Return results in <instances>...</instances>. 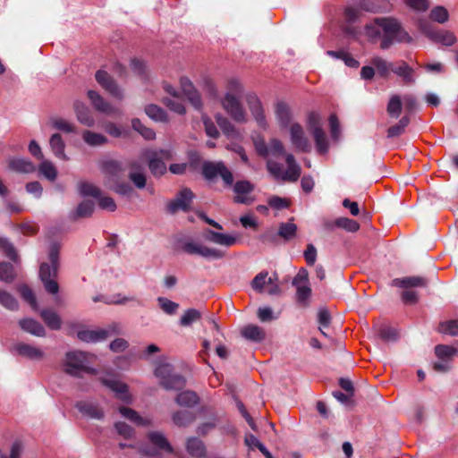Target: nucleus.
Here are the masks:
<instances>
[{"mask_svg": "<svg viewBox=\"0 0 458 458\" xmlns=\"http://www.w3.org/2000/svg\"><path fill=\"white\" fill-rule=\"evenodd\" d=\"M380 29L384 32L380 42V48L383 50L388 49L394 43L412 42V38L394 17L375 18L372 23L365 26V33L369 38H376L381 35Z\"/></svg>", "mask_w": 458, "mask_h": 458, "instance_id": "1", "label": "nucleus"}, {"mask_svg": "<svg viewBox=\"0 0 458 458\" xmlns=\"http://www.w3.org/2000/svg\"><path fill=\"white\" fill-rule=\"evenodd\" d=\"M60 246L58 243H52L48 251V262L41 263L38 276L45 290L50 294H56L59 292V284L56 281L60 269Z\"/></svg>", "mask_w": 458, "mask_h": 458, "instance_id": "2", "label": "nucleus"}, {"mask_svg": "<svg viewBox=\"0 0 458 458\" xmlns=\"http://www.w3.org/2000/svg\"><path fill=\"white\" fill-rule=\"evenodd\" d=\"M391 285L404 289L401 293L402 301L405 304L413 305L419 301L418 292L413 289L428 287V279L420 276H404L393 279Z\"/></svg>", "mask_w": 458, "mask_h": 458, "instance_id": "3", "label": "nucleus"}, {"mask_svg": "<svg viewBox=\"0 0 458 458\" xmlns=\"http://www.w3.org/2000/svg\"><path fill=\"white\" fill-rule=\"evenodd\" d=\"M155 376L159 378L160 386L166 390H181L186 385L185 377L174 373L173 366L168 363L157 366Z\"/></svg>", "mask_w": 458, "mask_h": 458, "instance_id": "4", "label": "nucleus"}, {"mask_svg": "<svg viewBox=\"0 0 458 458\" xmlns=\"http://www.w3.org/2000/svg\"><path fill=\"white\" fill-rule=\"evenodd\" d=\"M87 354L83 352L73 351L66 353L64 372L72 377H81L82 372L95 374V369L87 366Z\"/></svg>", "mask_w": 458, "mask_h": 458, "instance_id": "5", "label": "nucleus"}, {"mask_svg": "<svg viewBox=\"0 0 458 458\" xmlns=\"http://www.w3.org/2000/svg\"><path fill=\"white\" fill-rule=\"evenodd\" d=\"M145 155L148 159V168L154 176H161L166 172V165L164 159L171 158L169 150H148Z\"/></svg>", "mask_w": 458, "mask_h": 458, "instance_id": "6", "label": "nucleus"}, {"mask_svg": "<svg viewBox=\"0 0 458 458\" xmlns=\"http://www.w3.org/2000/svg\"><path fill=\"white\" fill-rule=\"evenodd\" d=\"M222 106L226 113L237 123L246 122V113L238 98L231 93H226L222 100Z\"/></svg>", "mask_w": 458, "mask_h": 458, "instance_id": "7", "label": "nucleus"}, {"mask_svg": "<svg viewBox=\"0 0 458 458\" xmlns=\"http://www.w3.org/2000/svg\"><path fill=\"white\" fill-rule=\"evenodd\" d=\"M182 249L187 254H197L206 259H220L224 258L225 252L214 248H209L202 244H197L192 242H184Z\"/></svg>", "mask_w": 458, "mask_h": 458, "instance_id": "8", "label": "nucleus"}, {"mask_svg": "<svg viewBox=\"0 0 458 458\" xmlns=\"http://www.w3.org/2000/svg\"><path fill=\"white\" fill-rule=\"evenodd\" d=\"M120 326L118 324H113L107 329L98 330H81L79 331L77 335L78 338L83 342H98L106 339L108 336L113 335H119Z\"/></svg>", "mask_w": 458, "mask_h": 458, "instance_id": "9", "label": "nucleus"}, {"mask_svg": "<svg viewBox=\"0 0 458 458\" xmlns=\"http://www.w3.org/2000/svg\"><path fill=\"white\" fill-rule=\"evenodd\" d=\"M194 198V193L191 190L184 188L181 190L176 198L167 204V210L171 214L176 213L178 210L188 212L191 208V203Z\"/></svg>", "mask_w": 458, "mask_h": 458, "instance_id": "10", "label": "nucleus"}, {"mask_svg": "<svg viewBox=\"0 0 458 458\" xmlns=\"http://www.w3.org/2000/svg\"><path fill=\"white\" fill-rule=\"evenodd\" d=\"M255 186L248 180L237 181L233 185V202L236 204L250 205L254 201V198L250 194L254 191Z\"/></svg>", "mask_w": 458, "mask_h": 458, "instance_id": "11", "label": "nucleus"}, {"mask_svg": "<svg viewBox=\"0 0 458 458\" xmlns=\"http://www.w3.org/2000/svg\"><path fill=\"white\" fill-rule=\"evenodd\" d=\"M95 79L98 83L117 99L123 98V90L119 88L114 78L106 71L98 70L96 72Z\"/></svg>", "mask_w": 458, "mask_h": 458, "instance_id": "12", "label": "nucleus"}, {"mask_svg": "<svg viewBox=\"0 0 458 458\" xmlns=\"http://www.w3.org/2000/svg\"><path fill=\"white\" fill-rule=\"evenodd\" d=\"M290 136L293 145L301 152H309L310 145L308 138L305 136L303 128L301 124L295 123L290 127Z\"/></svg>", "mask_w": 458, "mask_h": 458, "instance_id": "13", "label": "nucleus"}, {"mask_svg": "<svg viewBox=\"0 0 458 458\" xmlns=\"http://www.w3.org/2000/svg\"><path fill=\"white\" fill-rule=\"evenodd\" d=\"M246 102L256 122L259 123L260 127L265 128L267 126L266 116L264 114L262 104L259 99L258 96L254 93L247 94Z\"/></svg>", "mask_w": 458, "mask_h": 458, "instance_id": "14", "label": "nucleus"}, {"mask_svg": "<svg viewBox=\"0 0 458 458\" xmlns=\"http://www.w3.org/2000/svg\"><path fill=\"white\" fill-rule=\"evenodd\" d=\"M13 350L19 356L30 360L39 361L45 357V353L40 348L22 342L15 344Z\"/></svg>", "mask_w": 458, "mask_h": 458, "instance_id": "15", "label": "nucleus"}, {"mask_svg": "<svg viewBox=\"0 0 458 458\" xmlns=\"http://www.w3.org/2000/svg\"><path fill=\"white\" fill-rule=\"evenodd\" d=\"M88 98H89L93 107L106 114H119L120 112L117 108L114 107L109 102L104 99V98L95 90H89Z\"/></svg>", "mask_w": 458, "mask_h": 458, "instance_id": "16", "label": "nucleus"}, {"mask_svg": "<svg viewBox=\"0 0 458 458\" xmlns=\"http://www.w3.org/2000/svg\"><path fill=\"white\" fill-rule=\"evenodd\" d=\"M182 90L189 102L196 110L202 108V100L200 94L193 86L192 82L188 78H181L180 81Z\"/></svg>", "mask_w": 458, "mask_h": 458, "instance_id": "17", "label": "nucleus"}, {"mask_svg": "<svg viewBox=\"0 0 458 458\" xmlns=\"http://www.w3.org/2000/svg\"><path fill=\"white\" fill-rule=\"evenodd\" d=\"M102 173L107 177L108 184L119 181L123 172L122 163L114 159H107L102 161L100 165Z\"/></svg>", "mask_w": 458, "mask_h": 458, "instance_id": "18", "label": "nucleus"}, {"mask_svg": "<svg viewBox=\"0 0 458 458\" xmlns=\"http://www.w3.org/2000/svg\"><path fill=\"white\" fill-rule=\"evenodd\" d=\"M73 109L77 117V120L83 125L92 127L95 124V119L89 110V108L81 101H75L73 104Z\"/></svg>", "mask_w": 458, "mask_h": 458, "instance_id": "19", "label": "nucleus"}, {"mask_svg": "<svg viewBox=\"0 0 458 458\" xmlns=\"http://www.w3.org/2000/svg\"><path fill=\"white\" fill-rule=\"evenodd\" d=\"M75 407L81 413L91 419L101 420L104 417L102 409L93 403L81 401L76 403Z\"/></svg>", "mask_w": 458, "mask_h": 458, "instance_id": "20", "label": "nucleus"}, {"mask_svg": "<svg viewBox=\"0 0 458 458\" xmlns=\"http://www.w3.org/2000/svg\"><path fill=\"white\" fill-rule=\"evenodd\" d=\"M205 239L210 242H214L222 246L230 247L236 243L237 239L234 236L216 233L213 230H207Z\"/></svg>", "mask_w": 458, "mask_h": 458, "instance_id": "21", "label": "nucleus"}, {"mask_svg": "<svg viewBox=\"0 0 458 458\" xmlns=\"http://www.w3.org/2000/svg\"><path fill=\"white\" fill-rule=\"evenodd\" d=\"M21 328L38 337H43L46 335L45 327L37 320L33 318H23L19 321Z\"/></svg>", "mask_w": 458, "mask_h": 458, "instance_id": "22", "label": "nucleus"}, {"mask_svg": "<svg viewBox=\"0 0 458 458\" xmlns=\"http://www.w3.org/2000/svg\"><path fill=\"white\" fill-rule=\"evenodd\" d=\"M49 145L54 155L61 160H68L64 152L65 143L60 133H54L49 139Z\"/></svg>", "mask_w": 458, "mask_h": 458, "instance_id": "23", "label": "nucleus"}, {"mask_svg": "<svg viewBox=\"0 0 458 458\" xmlns=\"http://www.w3.org/2000/svg\"><path fill=\"white\" fill-rule=\"evenodd\" d=\"M392 72L402 77L405 84L414 83V70L410 67L404 61H400L396 65H393Z\"/></svg>", "mask_w": 458, "mask_h": 458, "instance_id": "24", "label": "nucleus"}, {"mask_svg": "<svg viewBox=\"0 0 458 458\" xmlns=\"http://www.w3.org/2000/svg\"><path fill=\"white\" fill-rule=\"evenodd\" d=\"M242 335L247 340L257 343L262 342L266 337V334L263 328L253 324H250L244 327L242 329Z\"/></svg>", "mask_w": 458, "mask_h": 458, "instance_id": "25", "label": "nucleus"}, {"mask_svg": "<svg viewBox=\"0 0 458 458\" xmlns=\"http://www.w3.org/2000/svg\"><path fill=\"white\" fill-rule=\"evenodd\" d=\"M149 442L157 448L163 450L166 453L172 454L174 449L166 437L158 431H152L148 434Z\"/></svg>", "mask_w": 458, "mask_h": 458, "instance_id": "26", "label": "nucleus"}, {"mask_svg": "<svg viewBox=\"0 0 458 458\" xmlns=\"http://www.w3.org/2000/svg\"><path fill=\"white\" fill-rule=\"evenodd\" d=\"M40 317L47 325V327L52 330H59L62 327V319L60 316L52 310L45 309L40 312Z\"/></svg>", "mask_w": 458, "mask_h": 458, "instance_id": "27", "label": "nucleus"}, {"mask_svg": "<svg viewBox=\"0 0 458 458\" xmlns=\"http://www.w3.org/2000/svg\"><path fill=\"white\" fill-rule=\"evenodd\" d=\"M187 452L193 457L202 458L206 455L204 443L197 437H190L186 445Z\"/></svg>", "mask_w": 458, "mask_h": 458, "instance_id": "28", "label": "nucleus"}, {"mask_svg": "<svg viewBox=\"0 0 458 458\" xmlns=\"http://www.w3.org/2000/svg\"><path fill=\"white\" fill-rule=\"evenodd\" d=\"M95 209V204L92 200L86 199L81 201L72 214V219L86 218L92 216Z\"/></svg>", "mask_w": 458, "mask_h": 458, "instance_id": "29", "label": "nucleus"}, {"mask_svg": "<svg viewBox=\"0 0 458 458\" xmlns=\"http://www.w3.org/2000/svg\"><path fill=\"white\" fill-rule=\"evenodd\" d=\"M276 115L281 126L287 127L289 125L291 122V110L286 103L282 101L276 103Z\"/></svg>", "mask_w": 458, "mask_h": 458, "instance_id": "30", "label": "nucleus"}, {"mask_svg": "<svg viewBox=\"0 0 458 458\" xmlns=\"http://www.w3.org/2000/svg\"><path fill=\"white\" fill-rule=\"evenodd\" d=\"M82 139L86 144L90 147H98L107 143V138L98 132H94L89 130H85L82 132Z\"/></svg>", "mask_w": 458, "mask_h": 458, "instance_id": "31", "label": "nucleus"}, {"mask_svg": "<svg viewBox=\"0 0 458 458\" xmlns=\"http://www.w3.org/2000/svg\"><path fill=\"white\" fill-rule=\"evenodd\" d=\"M431 40L446 47L454 45L457 41L455 35L450 30H438L435 32Z\"/></svg>", "mask_w": 458, "mask_h": 458, "instance_id": "32", "label": "nucleus"}, {"mask_svg": "<svg viewBox=\"0 0 458 458\" xmlns=\"http://www.w3.org/2000/svg\"><path fill=\"white\" fill-rule=\"evenodd\" d=\"M371 65L375 67L377 74L382 78H387L392 72L393 64L388 63L386 60L380 56H375L370 61Z\"/></svg>", "mask_w": 458, "mask_h": 458, "instance_id": "33", "label": "nucleus"}, {"mask_svg": "<svg viewBox=\"0 0 458 458\" xmlns=\"http://www.w3.org/2000/svg\"><path fill=\"white\" fill-rule=\"evenodd\" d=\"M9 167L18 173L30 174L35 171L34 164L25 158H14L9 163Z\"/></svg>", "mask_w": 458, "mask_h": 458, "instance_id": "34", "label": "nucleus"}, {"mask_svg": "<svg viewBox=\"0 0 458 458\" xmlns=\"http://www.w3.org/2000/svg\"><path fill=\"white\" fill-rule=\"evenodd\" d=\"M223 162L206 161L202 165V174L207 180H214L219 175Z\"/></svg>", "mask_w": 458, "mask_h": 458, "instance_id": "35", "label": "nucleus"}, {"mask_svg": "<svg viewBox=\"0 0 458 458\" xmlns=\"http://www.w3.org/2000/svg\"><path fill=\"white\" fill-rule=\"evenodd\" d=\"M175 402L180 406L192 407L199 403V396L193 391L187 390L177 394Z\"/></svg>", "mask_w": 458, "mask_h": 458, "instance_id": "36", "label": "nucleus"}, {"mask_svg": "<svg viewBox=\"0 0 458 458\" xmlns=\"http://www.w3.org/2000/svg\"><path fill=\"white\" fill-rule=\"evenodd\" d=\"M172 419L176 426L187 427L196 420V416L191 411H178L173 414Z\"/></svg>", "mask_w": 458, "mask_h": 458, "instance_id": "37", "label": "nucleus"}, {"mask_svg": "<svg viewBox=\"0 0 458 458\" xmlns=\"http://www.w3.org/2000/svg\"><path fill=\"white\" fill-rule=\"evenodd\" d=\"M119 411L124 418L134 422L140 426H148L150 424L149 420L144 419L139 415V413L128 407L122 406L119 408Z\"/></svg>", "mask_w": 458, "mask_h": 458, "instance_id": "38", "label": "nucleus"}, {"mask_svg": "<svg viewBox=\"0 0 458 458\" xmlns=\"http://www.w3.org/2000/svg\"><path fill=\"white\" fill-rule=\"evenodd\" d=\"M278 234L280 239L289 242L296 236L297 225L293 222L281 223L278 227Z\"/></svg>", "mask_w": 458, "mask_h": 458, "instance_id": "39", "label": "nucleus"}, {"mask_svg": "<svg viewBox=\"0 0 458 458\" xmlns=\"http://www.w3.org/2000/svg\"><path fill=\"white\" fill-rule=\"evenodd\" d=\"M146 114L156 122H167L165 111L157 105H148L145 107Z\"/></svg>", "mask_w": 458, "mask_h": 458, "instance_id": "40", "label": "nucleus"}, {"mask_svg": "<svg viewBox=\"0 0 458 458\" xmlns=\"http://www.w3.org/2000/svg\"><path fill=\"white\" fill-rule=\"evenodd\" d=\"M435 354L438 360H445L452 362L453 358L455 356V347L445 344H437L435 346Z\"/></svg>", "mask_w": 458, "mask_h": 458, "instance_id": "41", "label": "nucleus"}, {"mask_svg": "<svg viewBox=\"0 0 458 458\" xmlns=\"http://www.w3.org/2000/svg\"><path fill=\"white\" fill-rule=\"evenodd\" d=\"M16 277L13 266L11 263L0 262V281L4 283H12Z\"/></svg>", "mask_w": 458, "mask_h": 458, "instance_id": "42", "label": "nucleus"}, {"mask_svg": "<svg viewBox=\"0 0 458 458\" xmlns=\"http://www.w3.org/2000/svg\"><path fill=\"white\" fill-rule=\"evenodd\" d=\"M215 118L216 123L226 136L233 137L237 134L234 125L226 117L222 114H216Z\"/></svg>", "mask_w": 458, "mask_h": 458, "instance_id": "43", "label": "nucleus"}, {"mask_svg": "<svg viewBox=\"0 0 458 458\" xmlns=\"http://www.w3.org/2000/svg\"><path fill=\"white\" fill-rule=\"evenodd\" d=\"M131 126L134 131H138L144 139L150 140L156 137L154 130L146 127L140 119L134 118L131 121Z\"/></svg>", "mask_w": 458, "mask_h": 458, "instance_id": "44", "label": "nucleus"}, {"mask_svg": "<svg viewBox=\"0 0 458 458\" xmlns=\"http://www.w3.org/2000/svg\"><path fill=\"white\" fill-rule=\"evenodd\" d=\"M0 250L13 262H18L19 256L13 243L4 237H0Z\"/></svg>", "mask_w": 458, "mask_h": 458, "instance_id": "45", "label": "nucleus"}, {"mask_svg": "<svg viewBox=\"0 0 458 458\" xmlns=\"http://www.w3.org/2000/svg\"><path fill=\"white\" fill-rule=\"evenodd\" d=\"M19 293L21 294V298L30 304V306L36 310L38 307L37 300L35 297V294L31 288L27 284H21L17 288Z\"/></svg>", "mask_w": 458, "mask_h": 458, "instance_id": "46", "label": "nucleus"}, {"mask_svg": "<svg viewBox=\"0 0 458 458\" xmlns=\"http://www.w3.org/2000/svg\"><path fill=\"white\" fill-rule=\"evenodd\" d=\"M319 153H326L328 150V141L323 129H317L311 132Z\"/></svg>", "mask_w": 458, "mask_h": 458, "instance_id": "47", "label": "nucleus"}, {"mask_svg": "<svg viewBox=\"0 0 458 458\" xmlns=\"http://www.w3.org/2000/svg\"><path fill=\"white\" fill-rule=\"evenodd\" d=\"M336 227L344 229L350 233H355L360 229V224L348 217H338L335 220Z\"/></svg>", "mask_w": 458, "mask_h": 458, "instance_id": "48", "label": "nucleus"}, {"mask_svg": "<svg viewBox=\"0 0 458 458\" xmlns=\"http://www.w3.org/2000/svg\"><path fill=\"white\" fill-rule=\"evenodd\" d=\"M38 170L47 179L54 182L57 177V170L55 165L48 160H42Z\"/></svg>", "mask_w": 458, "mask_h": 458, "instance_id": "49", "label": "nucleus"}, {"mask_svg": "<svg viewBox=\"0 0 458 458\" xmlns=\"http://www.w3.org/2000/svg\"><path fill=\"white\" fill-rule=\"evenodd\" d=\"M0 304L10 310H17L19 303L10 293L0 290Z\"/></svg>", "mask_w": 458, "mask_h": 458, "instance_id": "50", "label": "nucleus"}, {"mask_svg": "<svg viewBox=\"0 0 458 458\" xmlns=\"http://www.w3.org/2000/svg\"><path fill=\"white\" fill-rule=\"evenodd\" d=\"M429 18L433 21L443 24L446 22L449 19V13L446 8L444 6H436L434 7L429 13Z\"/></svg>", "mask_w": 458, "mask_h": 458, "instance_id": "51", "label": "nucleus"}, {"mask_svg": "<svg viewBox=\"0 0 458 458\" xmlns=\"http://www.w3.org/2000/svg\"><path fill=\"white\" fill-rule=\"evenodd\" d=\"M402 106L401 98L398 95H394L390 98L386 111L391 117L397 118L402 112Z\"/></svg>", "mask_w": 458, "mask_h": 458, "instance_id": "52", "label": "nucleus"}, {"mask_svg": "<svg viewBox=\"0 0 458 458\" xmlns=\"http://www.w3.org/2000/svg\"><path fill=\"white\" fill-rule=\"evenodd\" d=\"M259 241L264 244L276 246L280 243V237L278 232L270 228L259 235Z\"/></svg>", "mask_w": 458, "mask_h": 458, "instance_id": "53", "label": "nucleus"}, {"mask_svg": "<svg viewBox=\"0 0 458 458\" xmlns=\"http://www.w3.org/2000/svg\"><path fill=\"white\" fill-rule=\"evenodd\" d=\"M79 192L82 196H91L97 199L100 196L101 191L90 182H82L79 184Z\"/></svg>", "mask_w": 458, "mask_h": 458, "instance_id": "54", "label": "nucleus"}, {"mask_svg": "<svg viewBox=\"0 0 458 458\" xmlns=\"http://www.w3.org/2000/svg\"><path fill=\"white\" fill-rule=\"evenodd\" d=\"M200 318L201 314L199 310L196 309H188L181 317L180 325L182 327H188L191 325L192 322L199 320Z\"/></svg>", "mask_w": 458, "mask_h": 458, "instance_id": "55", "label": "nucleus"}, {"mask_svg": "<svg viewBox=\"0 0 458 458\" xmlns=\"http://www.w3.org/2000/svg\"><path fill=\"white\" fill-rule=\"evenodd\" d=\"M439 332L452 336L458 335V319L441 322L439 324Z\"/></svg>", "mask_w": 458, "mask_h": 458, "instance_id": "56", "label": "nucleus"}, {"mask_svg": "<svg viewBox=\"0 0 458 458\" xmlns=\"http://www.w3.org/2000/svg\"><path fill=\"white\" fill-rule=\"evenodd\" d=\"M51 123H52V126L55 129L62 131L64 132L73 133L76 131L75 125L63 118H55L52 120Z\"/></svg>", "mask_w": 458, "mask_h": 458, "instance_id": "57", "label": "nucleus"}, {"mask_svg": "<svg viewBox=\"0 0 458 458\" xmlns=\"http://www.w3.org/2000/svg\"><path fill=\"white\" fill-rule=\"evenodd\" d=\"M157 301H158V304H159L161 310L168 315L175 314L179 308L178 303H176L173 301H170L165 297H158Z\"/></svg>", "mask_w": 458, "mask_h": 458, "instance_id": "58", "label": "nucleus"}, {"mask_svg": "<svg viewBox=\"0 0 458 458\" xmlns=\"http://www.w3.org/2000/svg\"><path fill=\"white\" fill-rule=\"evenodd\" d=\"M109 187L115 193L122 196H129L133 191L132 187L129 183L118 182V181L109 183Z\"/></svg>", "mask_w": 458, "mask_h": 458, "instance_id": "59", "label": "nucleus"}, {"mask_svg": "<svg viewBox=\"0 0 458 458\" xmlns=\"http://www.w3.org/2000/svg\"><path fill=\"white\" fill-rule=\"evenodd\" d=\"M267 204L270 208L277 210H282L290 207L289 199L276 195L270 197L267 200Z\"/></svg>", "mask_w": 458, "mask_h": 458, "instance_id": "60", "label": "nucleus"}, {"mask_svg": "<svg viewBox=\"0 0 458 458\" xmlns=\"http://www.w3.org/2000/svg\"><path fill=\"white\" fill-rule=\"evenodd\" d=\"M418 28L421 33H423L427 38L430 40L433 38L437 30H435L434 26L426 19L421 18L418 21Z\"/></svg>", "mask_w": 458, "mask_h": 458, "instance_id": "61", "label": "nucleus"}, {"mask_svg": "<svg viewBox=\"0 0 458 458\" xmlns=\"http://www.w3.org/2000/svg\"><path fill=\"white\" fill-rule=\"evenodd\" d=\"M267 276L268 273L267 271L259 273L251 282L252 288L259 293H262L264 286L267 284Z\"/></svg>", "mask_w": 458, "mask_h": 458, "instance_id": "62", "label": "nucleus"}, {"mask_svg": "<svg viewBox=\"0 0 458 458\" xmlns=\"http://www.w3.org/2000/svg\"><path fill=\"white\" fill-rule=\"evenodd\" d=\"M301 169L300 165H293L287 167L285 173L282 175V180L284 182H296L301 176Z\"/></svg>", "mask_w": 458, "mask_h": 458, "instance_id": "63", "label": "nucleus"}, {"mask_svg": "<svg viewBox=\"0 0 458 458\" xmlns=\"http://www.w3.org/2000/svg\"><path fill=\"white\" fill-rule=\"evenodd\" d=\"M378 335L384 341H395L397 339V331L391 327L383 326L378 330Z\"/></svg>", "mask_w": 458, "mask_h": 458, "instance_id": "64", "label": "nucleus"}]
</instances>
